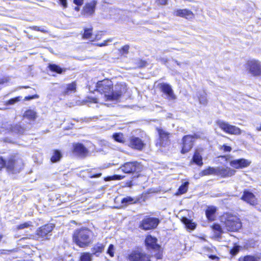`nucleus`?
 <instances>
[{
	"label": "nucleus",
	"instance_id": "f257e3e1",
	"mask_svg": "<svg viewBox=\"0 0 261 261\" xmlns=\"http://www.w3.org/2000/svg\"><path fill=\"white\" fill-rule=\"evenodd\" d=\"M91 232L87 228L76 230L73 233V240L79 247L84 248L91 243Z\"/></svg>",
	"mask_w": 261,
	"mask_h": 261
},
{
	"label": "nucleus",
	"instance_id": "f03ea898",
	"mask_svg": "<svg viewBox=\"0 0 261 261\" xmlns=\"http://www.w3.org/2000/svg\"><path fill=\"white\" fill-rule=\"evenodd\" d=\"M113 83L108 79H105L101 81H98L96 84V90L103 94L104 98L106 101L112 100Z\"/></svg>",
	"mask_w": 261,
	"mask_h": 261
},
{
	"label": "nucleus",
	"instance_id": "7ed1b4c3",
	"mask_svg": "<svg viewBox=\"0 0 261 261\" xmlns=\"http://www.w3.org/2000/svg\"><path fill=\"white\" fill-rule=\"evenodd\" d=\"M201 134L200 133H195L193 135H186L182 139V149L181 153L182 154L189 152L193 146L195 140L201 138Z\"/></svg>",
	"mask_w": 261,
	"mask_h": 261
},
{
	"label": "nucleus",
	"instance_id": "20e7f679",
	"mask_svg": "<svg viewBox=\"0 0 261 261\" xmlns=\"http://www.w3.org/2000/svg\"><path fill=\"white\" fill-rule=\"evenodd\" d=\"M54 225L53 224H48L40 227L36 230L35 235H31V238L35 240L48 239L51 236V232L53 230Z\"/></svg>",
	"mask_w": 261,
	"mask_h": 261
},
{
	"label": "nucleus",
	"instance_id": "39448f33",
	"mask_svg": "<svg viewBox=\"0 0 261 261\" xmlns=\"http://www.w3.org/2000/svg\"><path fill=\"white\" fill-rule=\"evenodd\" d=\"M224 225L227 230L230 231H238L242 226L239 219L234 216H228L225 218Z\"/></svg>",
	"mask_w": 261,
	"mask_h": 261
},
{
	"label": "nucleus",
	"instance_id": "423d86ee",
	"mask_svg": "<svg viewBox=\"0 0 261 261\" xmlns=\"http://www.w3.org/2000/svg\"><path fill=\"white\" fill-rule=\"evenodd\" d=\"M23 167V161L22 159L19 158H12L7 162V170L8 172L12 173L19 172L22 169Z\"/></svg>",
	"mask_w": 261,
	"mask_h": 261
},
{
	"label": "nucleus",
	"instance_id": "0eeeda50",
	"mask_svg": "<svg viewBox=\"0 0 261 261\" xmlns=\"http://www.w3.org/2000/svg\"><path fill=\"white\" fill-rule=\"evenodd\" d=\"M246 68L248 72L254 76H261V62L256 60L247 61Z\"/></svg>",
	"mask_w": 261,
	"mask_h": 261
},
{
	"label": "nucleus",
	"instance_id": "6e6552de",
	"mask_svg": "<svg viewBox=\"0 0 261 261\" xmlns=\"http://www.w3.org/2000/svg\"><path fill=\"white\" fill-rule=\"evenodd\" d=\"M151 255L140 250L132 251L128 255L130 261H150Z\"/></svg>",
	"mask_w": 261,
	"mask_h": 261
},
{
	"label": "nucleus",
	"instance_id": "1a4fd4ad",
	"mask_svg": "<svg viewBox=\"0 0 261 261\" xmlns=\"http://www.w3.org/2000/svg\"><path fill=\"white\" fill-rule=\"evenodd\" d=\"M217 124L226 133L232 135H240L241 134V130L239 128L230 125L225 121L219 120L217 121Z\"/></svg>",
	"mask_w": 261,
	"mask_h": 261
},
{
	"label": "nucleus",
	"instance_id": "9d476101",
	"mask_svg": "<svg viewBox=\"0 0 261 261\" xmlns=\"http://www.w3.org/2000/svg\"><path fill=\"white\" fill-rule=\"evenodd\" d=\"M140 170V165L137 162H131L125 163L120 167L118 171H122L125 173H132L135 172H139Z\"/></svg>",
	"mask_w": 261,
	"mask_h": 261
},
{
	"label": "nucleus",
	"instance_id": "9b49d317",
	"mask_svg": "<svg viewBox=\"0 0 261 261\" xmlns=\"http://www.w3.org/2000/svg\"><path fill=\"white\" fill-rule=\"evenodd\" d=\"M126 85L125 83H120L117 84L115 86L114 89H112L111 101L118 100L122 95L126 92Z\"/></svg>",
	"mask_w": 261,
	"mask_h": 261
},
{
	"label": "nucleus",
	"instance_id": "f8f14e48",
	"mask_svg": "<svg viewBox=\"0 0 261 261\" xmlns=\"http://www.w3.org/2000/svg\"><path fill=\"white\" fill-rule=\"evenodd\" d=\"M159 220L152 217L144 218L140 224V227L144 230H149L155 228L159 223Z\"/></svg>",
	"mask_w": 261,
	"mask_h": 261
},
{
	"label": "nucleus",
	"instance_id": "ddd939ff",
	"mask_svg": "<svg viewBox=\"0 0 261 261\" xmlns=\"http://www.w3.org/2000/svg\"><path fill=\"white\" fill-rule=\"evenodd\" d=\"M159 135V140L157 143V145L162 147L168 146L170 143L169 135L170 134L161 128H156Z\"/></svg>",
	"mask_w": 261,
	"mask_h": 261
},
{
	"label": "nucleus",
	"instance_id": "4468645a",
	"mask_svg": "<svg viewBox=\"0 0 261 261\" xmlns=\"http://www.w3.org/2000/svg\"><path fill=\"white\" fill-rule=\"evenodd\" d=\"M251 162L245 159L233 160L230 162V165L236 169L243 168L249 166Z\"/></svg>",
	"mask_w": 261,
	"mask_h": 261
},
{
	"label": "nucleus",
	"instance_id": "2eb2a0df",
	"mask_svg": "<svg viewBox=\"0 0 261 261\" xmlns=\"http://www.w3.org/2000/svg\"><path fill=\"white\" fill-rule=\"evenodd\" d=\"M97 5L96 1H92L87 3L84 7L82 13L83 15L89 16L92 15L95 12V9Z\"/></svg>",
	"mask_w": 261,
	"mask_h": 261
},
{
	"label": "nucleus",
	"instance_id": "dca6fc26",
	"mask_svg": "<svg viewBox=\"0 0 261 261\" xmlns=\"http://www.w3.org/2000/svg\"><path fill=\"white\" fill-rule=\"evenodd\" d=\"M144 145L142 140L139 137L132 136L130 138L129 146L132 148L141 150Z\"/></svg>",
	"mask_w": 261,
	"mask_h": 261
},
{
	"label": "nucleus",
	"instance_id": "f3484780",
	"mask_svg": "<svg viewBox=\"0 0 261 261\" xmlns=\"http://www.w3.org/2000/svg\"><path fill=\"white\" fill-rule=\"evenodd\" d=\"M216 175L222 177H230L235 174L236 171L230 168L217 167Z\"/></svg>",
	"mask_w": 261,
	"mask_h": 261
},
{
	"label": "nucleus",
	"instance_id": "a211bd4d",
	"mask_svg": "<svg viewBox=\"0 0 261 261\" xmlns=\"http://www.w3.org/2000/svg\"><path fill=\"white\" fill-rule=\"evenodd\" d=\"M173 14L176 16L183 17L187 19H192L194 17L193 13L187 9H177L174 11Z\"/></svg>",
	"mask_w": 261,
	"mask_h": 261
},
{
	"label": "nucleus",
	"instance_id": "6ab92c4d",
	"mask_svg": "<svg viewBox=\"0 0 261 261\" xmlns=\"http://www.w3.org/2000/svg\"><path fill=\"white\" fill-rule=\"evenodd\" d=\"M161 89L162 91L167 95L169 100L175 99L176 96L170 85L166 83L162 84Z\"/></svg>",
	"mask_w": 261,
	"mask_h": 261
},
{
	"label": "nucleus",
	"instance_id": "aec40b11",
	"mask_svg": "<svg viewBox=\"0 0 261 261\" xmlns=\"http://www.w3.org/2000/svg\"><path fill=\"white\" fill-rule=\"evenodd\" d=\"M145 243L148 249L158 250L160 248V246L157 244V239L150 235L146 237Z\"/></svg>",
	"mask_w": 261,
	"mask_h": 261
},
{
	"label": "nucleus",
	"instance_id": "412c9836",
	"mask_svg": "<svg viewBox=\"0 0 261 261\" xmlns=\"http://www.w3.org/2000/svg\"><path fill=\"white\" fill-rule=\"evenodd\" d=\"M73 152L77 155L81 156H85L88 153V150L81 143H76L73 144Z\"/></svg>",
	"mask_w": 261,
	"mask_h": 261
},
{
	"label": "nucleus",
	"instance_id": "4be33fe9",
	"mask_svg": "<svg viewBox=\"0 0 261 261\" xmlns=\"http://www.w3.org/2000/svg\"><path fill=\"white\" fill-rule=\"evenodd\" d=\"M242 199L251 205H254L256 204V199L254 195L248 191H245L244 192Z\"/></svg>",
	"mask_w": 261,
	"mask_h": 261
},
{
	"label": "nucleus",
	"instance_id": "5701e85b",
	"mask_svg": "<svg viewBox=\"0 0 261 261\" xmlns=\"http://www.w3.org/2000/svg\"><path fill=\"white\" fill-rule=\"evenodd\" d=\"M105 248V246L101 243H97L91 248V251L93 255H95L96 256H98L100 253H101Z\"/></svg>",
	"mask_w": 261,
	"mask_h": 261
},
{
	"label": "nucleus",
	"instance_id": "b1692460",
	"mask_svg": "<svg viewBox=\"0 0 261 261\" xmlns=\"http://www.w3.org/2000/svg\"><path fill=\"white\" fill-rule=\"evenodd\" d=\"M76 85L75 82H72L70 84H67L63 91L64 95H69L72 93H74L76 90Z\"/></svg>",
	"mask_w": 261,
	"mask_h": 261
},
{
	"label": "nucleus",
	"instance_id": "393cba45",
	"mask_svg": "<svg viewBox=\"0 0 261 261\" xmlns=\"http://www.w3.org/2000/svg\"><path fill=\"white\" fill-rule=\"evenodd\" d=\"M192 160L198 166H201L203 165L202 155L199 150L197 149L195 150Z\"/></svg>",
	"mask_w": 261,
	"mask_h": 261
},
{
	"label": "nucleus",
	"instance_id": "a878e982",
	"mask_svg": "<svg viewBox=\"0 0 261 261\" xmlns=\"http://www.w3.org/2000/svg\"><path fill=\"white\" fill-rule=\"evenodd\" d=\"M216 208L215 206H209L205 211L206 216L210 221L215 220V214L216 212Z\"/></svg>",
	"mask_w": 261,
	"mask_h": 261
},
{
	"label": "nucleus",
	"instance_id": "bb28decb",
	"mask_svg": "<svg viewBox=\"0 0 261 261\" xmlns=\"http://www.w3.org/2000/svg\"><path fill=\"white\" fill-rule=\"evenodd\" d=\"M84 39L94 41V34L92 33V28H85L82 36Z\"/></svg>",
	"mask_w": 261,
	"mask_h": 261
},
{
	"label": "nucleus",
	"instance_id": "cd10ccee",
	"mask_svg": "<svg viewBox=\"0 0 261 261\" xmlns=\"http://www.w3.org/2000/svg\"><path fill=\"white\" fill-rule=\"evenodd\" d=\"M199 103L206 106L207 103V99L206 97V93L204 91L199 92L198 95Z\"/></svg>",
	"mask_w": 261,
	"mask_h": 261
},
{
	"label": "nucleus",
	"instance_id": "c85d7f7f",
	"mask_svg": "<svg viewBox=\"0 0 261 261\" xmlns=\"http://www.w3.org/2000/svg\"><path fill=\"white\" fill-rule=\"evenodd\" d=\"M217 168L208 167V168L202 171L200 175L201 176H205L208 175H216Z\"/></svg>",
	"mask_w": 261,
	"mask_h": 261
},
{
	"label": "nucleus",
	"instance_id": "c756f323",
	"mask_svg": "<svg viewBox=\"0 0 261 261\" xmlns=\"http://www.w3.org/2000/svg\"><path fill=\"white\" fill-rule=\"evenodd\" d=\"M62 155L60 151L55 150L54 151L53 154L50 159V161L53 163H56L60 161Z\"/></svg>",
	"mask_w": 261,
	"mask_h": 261
},
{
	"label": "nucleus",
	"instance_id": "7c9ffc66",
	"mask_svg": "<svg viewBox=\"0 0 261 261\" xmlns=\"http://www.w3.org/2000/svg\"><path fill=\"white\" fill-rule=\"evenodd\" d=\"M11 131L18 134H23L25 131V129L22 127L19 124H16L11 127Z\"/></svg>",
	"mask_w": 261,
	"mask_h": 261
},
{
	"label": "nucleus",
	"instance_id": "2f4dec72",
	"mask_svg": "<svg viewBox=\"0 0 261 261\" xmlns=\"http://www.w3.org/2000/svg\"><path fill=\"white\" fill-rule=\"evenodd\" d=\"M135 203H136L135 199L130 196L123 198L121 200V203L123 206H127Z\"/></svg>",
	"mask_w": 261,
	"mask_h": 261
},
{
	"label": "nucleus",
	"instance_id": "473e14b6",
	"mask_svg": "<svg viewBox=\"0 0 261 261\" xmlns=\"http://www.w3.org/2000/svg\"><path fill=\"white\" fill-rule=\"evenodd\" d=\"M92 259V254L89 252H83L81 254L80 261H91Z\"/></svg>",
	"mask_w": 261,
	"mask_h": 261
},
{
	"label": "nucleus",
	"instance_id": "72a5a7b5",
	"mask_svg": "<svg viewBox=\"0 0 261 261\" xmlns=\"http://www.w3.org/2000/svg\"><path fill=\"white\" fill-rule=\"evenodd\" d=\"M183 223L185 224L186 227L190 229H194L196 227V224L191 222V221L187 218H183L182 219Z\"/></svg>",
	"mask_w": 261,
	"mask_h": 261
},
{
	"label": "nucleus",
	"instance_id": "f704fd0d",
	"mask_svg": "<svg viewBox=\"0 0 261 261\" xmlns=\"http://www.w3.org/2000/svg\"><path fill=\"white\" fill-rule=\"evenodd\" d=\"M112 137L114 140L116 142L121 143H123L124 142V138L123 137V135L121 133H114Z\"/></svg>",
	"mask_w": 261,
	"mask_h": 261
},
{
	"label": "nucleus",
	"instance_id": "c9c22d12",
	"mask_svg": "<svg viewBox=\"0 0 261 261\" xmlns=\"http://www.w3.org/2000/svg\"><path fill=\"white\" fill-rule=\"evenodd\" d=\"M48 68L50 71L57 73H61L63 70L61 67L56 64H50L48 65Z\"/></svg>",
	"mask_w": 261,
	"mask_h": 261
},
{
	"label": "nucleus",
	"instance_id": "e433bc0d",
	"mask_svg": "<svg viewBox=\"0 0 261 261\" xmlns=\"http://www.w3.org/2000/svg\"><path fill=\"white\" fill-rule=\"evenodd\" d=\"M24 117L30 120H34L36 118V113L32 110H27L24 114Z\"/></svg>",
	"mask_w": 261,
	"mask_h": 261
},
{
	"label": "nucleus",
	"instance_id": "4c0bfd02",
	"mask_svg": "<svg viewBox=\"0 0 261 261\" xmlns=\"http://www.w3.org/2000/svg\"><path fill=\"white\" fill-rule=\"evenodd\" d=\"M212 228L214 230L216 235L218 237H220L223 233L222 229L221 226L218 224H214L212 226Z\"/></svg>",
	"mask_w": 261,
	"mask_h": 261
},
{
	"label": "nucleus",
	"instance_id": "58836bf2",
	"mask_svg": "<svg viewBox=\"0 0 261 261\" xmlns=\"http://www.w3.org/2000/svg\"><path fill=\"white\" fill-rule=\"evenodd\" d=\"M189 185V182L186 181L182 184L178 189V193L182 194L185 193L188 190V187Z\"/></svg>",
	"mask_w": 261,
	"mask_h": 261
},
{
	"label": "nucleus",
	"instance_id": "ea45409f",
	"mask_svg": "<svg viewBox=\"0 0 261 261\" xmlns=\"http://www.w3.org/2000/svg\"><path fill=\"white\" fill-rule=\"evenodd\" d=\"M21 99L20 96H17L13 98H11L9 100L5 102V105H12L15 104V103L19 101Z\"/></svg>",
	"mask_w": 261,
	"mask_h": 261
},
{
	"label": "nucleus",
	"instance_id": "a19ab883",
	"mask_svg": "<svg viewBox=\"0 0 261 261\" xmlns=\"http://www.w3.org/2000/svg\"><path fill=\"white\" fill-rule=\"evenodd\" d=\"M239 261H258V260L253 256L246 255L244 257H240Z\"/></svg>",
	"mask_w": 261,
	"mask_h": 261
},
{
	"label": "nucleus",
	"instance_id": "79ce46f5",
	"mask_svg": "<svg viewBox=\"0 0 261 261\" xmlns=\"http://www.w3.org/2000/svg\"><path fill=\"white\" fill-rule=\"evenodd\" d=\"M32 223L30 221L25 222L24 223L21 224L17 226V229H22L25 228H28L30 226H32Z\"/></svg>",
	"mask_w": 261,
	"mask_h": 261
},
{
	"label": "nucleus",
	"instance_id": "37998d69",
	"mask_svg": "<svg viewBox=\"0 0 261 261\" xmlns=\"http://www.w3.org/2000/svg\"><path fill=\"white\" fill-rule=\"evenodd\" d=\"M124 177V176L120 175H114L107 177L108 180H121Z\"/></svg>",
	"mask_w": 261,
	"mask_h": 261
},
{
	"label": "nucleus",
	"instance_id": "c03bdc74",
	"mask_svg": "<svg viewBox=\"0 0 261 261\" xmlns=\"http://www.w3.org/2000/svg\"><path fill=\"white\" fill-rule=\"evenodd\" d=\"M107 253L111 256H114V246L112 244L109 245Z\"/></svg>",
	"mask_w": 261,
	"mask_h": 261
},
{
	"label": "nucleus",
	"instance_id": "a18cd8bd",
	"mask_svg": "<svg viewBox=\"0 0 261 261\" xmlns=\"http://www.w3.org/2000/svg\"><path fill=\"white\" fill-rule=\"evenodd\" d=\"M239 250H240L239 246H234L230 250V253L232 255H235L239 252Z\"/></svg>",
	"mask_w": 261,
	"mask_h": 261
},
{
	"label": "nucleus",
	"instance_id": "49530a36",
	"mask_svg": "<svg viewBox=\"0 0 261 261\" xmlns=\"http://www.w3.org/2000/svg\"><path fill=\"white\" fill-rule=\"evenodd\" d=\"M7 163L3 159L2 157H0V171L2 168L6 167L7 168Z\"/></svg>",
	"mask_w": 261,
	"mask_h": 261
},
{
	"label": "nucleus",
	"instance_id": "de8ad7c7",
	"mask_svg": "<svg viewBox=\"0 0 261 261\" xmlns=\"http://www.w3.org/2000/svg\"><path fill=\"white\" fill-rule=\"evenodd\" d=\"M111 39H109L106 40H104L102 43H99L97 44V46L102 47L104 46H106L108 44V42H111L112 41Z\"/></svg>",
	"mask_w": 261,
	"mask_h": 261
},
{
	"label": "nucleus",
	"instance_id": "09e8293b",
	"mask_svg": "<svg viewBox=\"0 0 261 261\" xmlns=\"http://www.w3.org/2000/svg\"><path fill=\"white\" fill-rule=\"evenodd\" d=\"M129 48V46L127 45H124L123 46L121 50L120 53L122 54H127L128 51V49Z\"/></svg>",
	"mask_w": 261,
	"mask_h": 261
},
{
	"label": "nucleus",
	"instance_id": "8fccbe9b",
	"mask_svg": "<svg viewBox=\"0 0 261 261\" xmlns=\"http://www.w3.org/2000/svg\"><path fill=\"white\" fill-rule=\"evenodd\" d=\"M220 149L224 150L225 152H230L231 150V147L226 145H223L221 146Z\"/></svg>",
	"mask_w": 261,
	"mask_h": 261
},
{
	"label": "nucleus",
	"instance_id": "3c124183",
	"mask_svg": "<svg viewBox=\"0 0 261 261\" xmlns=\"http://www.w3.org/2000/svg\"><path fill=\"white\" fill-rule=\"evenodd\" d=\"M39 98V95L37 94H35V95H34L32 96H25L24 97V100H31L33 99H35V98Z\"/></svg>",
	"mask_w": 261,
	"mask_h": 261
},
{
	"label": "nucleus",
	"instance_id": "603ef678",
	"mask_svg": "<svg viewBox=\"0 0 261 261\" xmlns=\"http://www.w3.org/2000/svg\"><path fill=\"white\" fill-rule=\"evenodd\" d=\"M32 29L34 30H35V31H40L41 32H43V33H45L46 32V31L44 30V29L43 28H41V27H37V26H33L32 27Z\"/></svg>",
	"mask_w": 261,
	"mask_h": 261
},
{
	"label": "nucleus",
	"instance_id": "864d4df0",
	"mask_svg": "<svg viewBox=\"0 0 261 261\" xmlns=\"http://www.w3.org/2000/svg\"><path fill=\"white\" fill-rule=\"evenodd\" d=\"M102 36V32H98L95 35H94V40H99L101 39Z\"/></svg>",
	"mask_w": 261,
	"mask_h": 261
},
{
	"label": "nucleus",
	"instance_id": "5fc2aeb1",
	"mask_svg": "<svg viewBox=\"0 0 261 261\" xmlns=\"http://www.w3.org/2000/svg\"><path fill=\"white\" fill-rule=\"evenodd\" d=\"M8 81V78L6 77H0V84H3Z\"/></svg>",
	"mask_w": 261,
	"mask_h": 261
},
{
	"label": "nucleus",
	"instance_id": "6e6d98bb",
	"mask_svg": "<svg viewBox=\"0 0 261 261\" xmlns=\"http://www.w3.org/2000/svg\"><path fill=\"white\" fill-rule=\"evenodd\" d=\"M84 0H73V3L77 6H81L83 4Z\"/></svg>",
	"mask_w": 261,
	"mask_h": 261
},
{
	"label": "nucleus",
	"instance_id": "4d7b16f0",
	"mask_svg": "<svg viewBox=\"0 0 261 261\" xmlns=\"http://www.w3.org/2000/svg\"><path fill=\"white\" fill-rule=\"evenodd\" d=\"M60 1V4L64 7H67V0H59Z\"/></svg>",
	"mask_w": 261,
	"mask_h": 261
},
{
	"label": "nucleus",
	"instance_id": "13d9d810",
	"mask_svg": "<svg viewBox=\"0 0 261 261\" xmlns=\"http://www.w3.org/2000/svg\"><path fill=\"white\" fill-rule=\"evenodd\" d=\"M159 4L161 5H166L167 2V0H158Z\"/></svg>",
	"mask_w": 261,
	"mask_h": 261
},
{
	"label": "nucleus",
	"instance_id": "bf43d9fd",
	"mask_svg": "<svg viewBox=\"0 0 261 261\" xmlns=\"http://www.w3.org/2000/svg\"><path fill=\"white\" fill-rule=\"evenodd\" d=\"M210 257L213 259H218V257H217V256L216 255H211Z\"/></svg>",
	"mask_w": 261,
	"mask_h": 261
},
{
	"label": "nucleus",
	"instance_id": "052dcab7",
	"mask_svg": "<svg viewBox=\"0 0 261 261\" xmlns=\"http://www.w3.org/2000/svg\"><path fill=\"white\" fill-rule=\"evenodd\" d=\"M155 257L156 259H160L161 258V254L158 253L155 255Z\"/></svg>",
	"mask_w": 261,
	"mask_h": 261
},
{
	"label": "nucleus",
	"instance_id": "680f3d73",
	"mask_svg": "<svg viewBox=\"0 0 261 261\" xmlns=\"http://www.w3.org/2000/svg\"><path fill=\"white\" fill-rule=\"evenodd\" d=\"M74 9L75 11H79L80 10V8L78 6H77L75 7Z\"/></svg>",
	"mask_w": 261,
	"mask_h": 261
},
{
	"label": "nucleus",
	"instance_id": "e2e57ef3",
	"mask_svg": "<svg viewBox=\"0 0 261 261\" xmlns=\"http://www.w3.org/2000/svg\"><path fill=\"white\" fill-rule=\"evenodd\" d=\"M93 101H94V103H97V102H97V99L96 98H94V99H93Z\"/></svg>",
	"mask_w": 261,
	"mask_h": 261
}]
</instances>
